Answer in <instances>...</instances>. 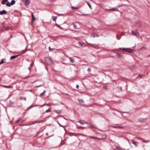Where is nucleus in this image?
I'll return each mask as SVG.
<instances>
[{"mask_svg":"<svg viewBox=\"0 0 150 150\" xmlns=\"http://www.w3.org/2000/svg\"><path fill=\"white\" fill-rule=\"evenodd\" d=\"M105 10H108V11H111V9H105Z\"/></svg>","mask_w":150,"mask_h":150,"instance_id":"obj_29","label":"nucleus"},{"mask_svg":"<svg viewBox=\"0 0 150 150\" xmlns=\"http://www.w3.org/2000/svg\"><path fill=\"white\" fill-rule=\"evenodd\" d=\"M42 122V121H40V122Z\"/></svg>","mask_w":150,"mask_h":150,"instance_id":"obj_35","label":"nucleus"},{"mask_svg":"<svg viewBox=\"0 0 150 150\" xmlns=\"http://www.w3.org/2000/svg\"><path fill=\"white\" fill-rule=\"evenodd\" d=\"M91 36L93 37H98V35L96 34V33H93L91 35Z\"/></svg>","mask_w":150,"mask_h":150,"instance_id":"obj_9","label":"nucleus"},{"mask_svg":"<svg viewBox=\"0 0 150 150\" xmlns=\"http://www.w3.org/2000/svg\"><path fill=\"white\" fill-rule=\"evenodd\" d=\"M18 56V55H14V56H11V57L10 59H15V58L17 57Z\"/></svg>","mask_w":150,"mask_h":150,"instance_id":"obj_7","label":"nucleus"},{"mask_svg":"<svg viewBox=\"0 0 150 150\" xmlns=\"http://www.w3.org/2000/svg\"><path fill=\"white\" fill-rule=\"evenodd\" d=\"M73 25V26H74V28L77 29L78 28V27L76 24H75L74 23Z\"/></svg>","mask_w":150,"mask_h":150,"instance_id":"obj_14","label":"nucleus"},{"mask_svg":"<svg viewBox=\"0 0 150 150\" xmlns=\"http://www.w3.org/2000/svg\"><path fill=\"white\" fill-rule=\"evenodd\" d=\"M118 10L115 9L114 8H112L111 9V11H118Z\"/></svg>","mask_w":150,"mask_h":150,"instance_id":"obj_15","label":"nucleus"},{"mask_svg":"<svg viewBox=\"0 0 150 150\" xmlns=\"http://www.w3.org/2000/svg\"><path fill=\"white\" fill-rule=\"evenodd\" d=\"M45 105V104H44V105H42L41 106V107H42L43 106H44V105Z\"/></svg>","mask_w":150,"mask_h":150,"instance_id":"obj_31","label":"nucleus"},{"mask_svg":"<svg viewBox=\"0 0 150 150\" xmlns=\"http://www.w3.org/2000/svg\"><path fill=\"white\" fill-rule=\"evenodd\" d=\"M69 59L71 62L73 63L74 62V60L72 59L70 57L69 58Z\"/></svg>","mask_w":150,"mask_h":150,"instance_id":"obj_19","label":"nucleus"},{"mask_svg":"<svg viewBox=\"0 0 150 150\" xmlns=\"http://www.w3.org/2000/svg\"><path fill=\"white\" fill-rule=\"evenodd\" d=\"M71 8H72V9H78V8H77V7H73V6H72V7H71Z\"/></svg>","mask_w":150,"mask_h":150,"instance_id":"obj_24","label":"nucleus"},{"mask_svg":"<svg viewBox=\"0 0 150 150\" xmlns=\"http://www.w3.org/2000/svg\"><path fill=\"white\" fill-rule=\"evenodd\" d=\"M1 86L4 87L6 88H11V86H5V85H1Z\"/></svg>","mask_w":150,"mask_h":150,"instance_id":"obj_8","label":"nucleus"},{"mask_svg":"<svg viewBox=\"0 0 150 150\" xmlns=\"http://www.w3.org/2000/svg\"><path fill=\"white\" fill-rule=\"evenodd\" d=\"M56 25L58 27H59L60 28V29H62V28H61V27L59 26V25H58V24H56Z\"/></svg>","mask_w":150,"mask_h":150,"instance_id":"obj_25","label":"nucleus"},{"mask_svg":"<svg viewBox=\"0 0 150 150\" xmlns=\"http://www.w3.org/2000/svg\"><path fill=\"white\" fill-rule=\"evenodd\" d=\"M120 50H124L125 51L127 52H131L133 50H132L130 48H120Z\"/></svg>","mask_w":150,"mask_h":150,"instance_id":"obj_3","label":"nucleus"},{"mask_svg":"<svg viewBox=\"0 0 150 150\" xmlns=\"http://www.w3.org/2000/svg\"><path fill=\"white\" fill-rule=\"evenodd\" d=\"M59 125L60 126H61L62 127V126L59 123Z\"/></svg>","mask_w":150,"mask_h":150,"instance_id":"obj_33","label":"nucleus"},{"mask_svg":"<svg viewBox=\"0 0 150 150\" xmlns=\"http://www.w3.org/2000/svg\"><path fill=\"white\" fill-rule=\"evenodd\" d=\"M132 32L133 34L136 36L139 35V33L137 30H132Z\"/></svg>","mask_w":150,"mask_h":150,"instance_id":"obj_5","label":"nucleus"},{"mask_svg":"<svg viewBox=\"0 0 150 150\" xmlns=\"http://www.w3.org/2000/svg\"><path fill=\"white\" fill-rule=\"evenodd\" d=\"M79 122L82 125H84L85 124L86 125V126H85V127H80L77 126V127L78 128H87V127H88V126L89 124L87 122H84V121L83 120L79 121Z\"/></svg>","mask_w":150,"mask_h":150,"instance_id":"obj_1","label":"nucleus"},{"mask_svg":"<svg viewBox=\"0 0 150 150\" xmlns=\"http://www.w3.org/2000/svg\"><path fill=\"white\" fill-rule=\"evenodd\" d=\"M64 118V119H65V120H67V119H66V118Z\"/></svg>","mask_w":150,"mask_h":150,"instance_id":"obj_34","label":"nucleus"},{"mask_svg":"<svg viewBox=\"0 0 150 150\" xmlns=\"http://www.w3.org/2000/svg\"><path fill=\"white\" fill-rule=\"evenodd\" d=\"M46 91H45H45H44V92H43L42 93H41V94H40V96H42L44 95V93H45V92Z\"/></svg>","mask_w":150,"mask_h":150,"instance_id":"obj_18","label":"nucleus"},{"mask_svg":"<svg viewBox=\"0 0 150 150\" xmlns=\"http://www.w3.org/2000/svg\"><path fill=\"white\" fill-rule=\"evenodd\" d=\"M64 130H65V131H66V129H65V128H64Z\"/></svg>","mask_w":150,"mask_h":150,"instance_id":"obj_37","label":"nucleus"},{"mask_svg":"<svg viewBox=\"0 0 150 150\" xmlns=\"http://www.w3.org/2000/svg\"><path fill=\"white\" fill-rule=\"evenodd\" d=\"M76 87L77 89L79 88V86L78 85H77L76 86Z\"/></svg>","mask_w":150,"mask_h":150,"instance_id":"obj_27","label":"nucleus"},{"mask_svg":"<svg viewBox=\"0 0 150 150\" xmlns=\"http://www.w3.org/2000/svg\"><path fill=\"white\" fill-rule=\"evenodd\" d=\"M45 59L46 62L48 64H50L52 63V60L48 57H46Z\"/></svg>","mask_w":150,"mask_h":150,"instance_id":"obj_2","label":"nucleus"},{"mask_svg":"<svg viewBox=\"0 0 150 150\" xmlns=\"http://www.w3.org/2000/svg\"><path fill=\"white\" fill-rule=\"evenodd\" d=\"M4 61L3 59H2L1 61L0 62V65H1V64H2L4 63Z\"/></svg>","mask_w":150,"mask_h":150,"instance_id":"obj_23","label":"nucleus"},{"mask_svg":"<svg viewBox=\"0 0 150 150\" xmlns=\"http://www.w3.org/2000/svg\"><path fill=\"white\" fill-rule=\"evenodd\" d=\"M51 111V109L50 108L48 110H47L45 112H46L47 113Z\"/></svg>","mask_w":150,"mask_h":150,"instance_id":"obj_22","label":"nucleus"},{"mask_svg":"<svg viewBox=\"0 0 150 150\" xmlns=\"http://www.w3.org/2000/svg\"><path fill=\"white\" fill-rule=\"evenodd\" d=\"M6 5L7 6H11V3L9 2H7L6 3Z\"/></svg>","mask_w":150,"mask_h":150,"instance_id":"obj_13","label":"nucleus"},{"mask_svg":"<svg viewBox=\"0 0 150 150\" xmlns=\"http://www.w3.org/2000/svg\"><path fill=\"white\" fill-rule=\"evenodd\" d=\"M20 121V120H18L16 121V123H18Z\"/></svg>","mask_w":150,"mask_h":150,"instance_id":"obj_26","label":"nucleus"},{"mask_svg":"<svg viewBox=\"0 0 150 150\" xmlns=\"http://www.w3.org/2000/svg\"><path fill=\"white\" fill-rule=\"evenodd\" d=\"M86 14H84L83 15H86Z\"/></svg>","mask_w":150,"mask_h":150,"instance_id":"obj_32","label":"nucleus"},{"mask_svg":"<svg viewBox=\"0 0 150 150\" xmlns=\"http://www.w3.org/2000/svg\"><path fill=\"white\" fill-rule=\"evenodd\" d=\"M32 18H33V20L35 21V18L34 17L33 14V13H32Z\"/></svg>","mask_w":150,"mask_h":150,"instance_id":"obj_16","label":"nucleus"},{"mask_svg":"<svg viewBox=\"0 0 150 150\" xmlns=\"http://www.w3.org/2000/svg\"><path fill=\"white\" fill-rule=\"evenodd\" d=\"M86 2L88 5L89 6V7L91 9V5H90V4L89 2H87V1H86Z\"/></svg>","mask_w":150,"mask_h":150,"instance_id":"obj_17","label":"nucleus"},{"mask_svg":"<svg viewBox=\"0 0 150 150\" xmlns=\"http://www.w3.org/2000/svg\"><path fill=\"white\" fill-rule=\"evenodd\" d=\"M78 43L79 44V46H81L82 47H84V46H85L84 44H83V43H82L80 42H79Z\"/></svg>","mask_w":150,"mask_h":150,"instance_id":"obj_11","label":"nucleus"},{"mask_svg":"<svg viewBox=\"0 0 150 150\" xmlns=\"http://www.w3.org/2000/svg\"><path fill=\"white\" fill-rule=\"evenodd\" d=\"M15 3V1L14 0H12L11 3V5H12L14 4Z\"/></svg>","mask_w":150,"mask_h":150,"instance_id":"obj_12","label":"nucleus"},{"mask_svg":"<svg viewBox=\"0 0 150 150\" xmlns=\"http://www.w3.org/2000/svg\"><path fill=\"white\" fill-rule=\"evenodd\" d=\"M26 6H28L30 4V1L29 0H22Z\"/></svg>","mask_w":150,"mask_h":150,"instance_id":"obj_4","label":"nucleus"},{"mask_svg":"<svg viewBox=\"0 0 150 150\" xmlns=\"http://www.w3.org/2000/svg\"><path fill=\"white\" fill-rule=\"evenodd\" d=\"M57 19V17L55 16H53L52 18V19L54 21H55Z\"/></svg>","mask_w":150,"mask_h":150,"instance_id":"obj_21","label":"nucleus"},{"mask_svg":"<svg viewBox=\"0 0 150 150\" xmlns=\"http://www.w3.org/2000/svg\"><path fill=\"white\" fill-rule=\"evenodd\" d=\"M86 126V125L85 126H83V127H85V126Z\"/></svg>","mask_w":150,"mask_h":150,"instance_id":"obj_36","label":"nucleus"},{"mask_svg":"<svg viewBox=\"0 0 150 150\" xmlns=\"http://www.w3.org/2000/svg\"><path fill=\"white\" fill-rule=\"evenodd\" d=\"M78 100L80 103H83V100L82 99H79Z\"/></svg>","mask_w":150,"mask_h":150,"instance_id":"obj_20","label":"nucleus"},{"mask_svg":"<svg viewBox=\"0 0 150 150\" xmlns=\"http://www.w3.org/2000/svg\"><path fill=\"white\" fill-rule=\"evenodd\" d=\"M6 11L5 10H3V11H1L0 12V14L1 15L4 14H6Z\"/></svg>","mask_w":150,"mask_h":150,"instance_id":"obj_6","label":"nucleus"},{"mask_svg":"<svg viewBox=\"0 0 150 150\" xmlns=\"http://www.w3.org/2000/svg\"><path fill=\"white\" fill-rule=\"evenodd\" d=\"M54 49V48H53V49H51V48H50V47H49V49H50V51L51 50H53V49Z\"/></svg>","mask_w":150,"mask_h":150,"instance_id":"obj_28","label":"nucleus"},{"mask_svg":"<svg viewBox=\"0 0 150 150\" xmlns=\"http://www.w3.org/2000/svg\"><path fill=\"white\" fill-rule=\"evenodd\" d=\"M88 71H90V69L89 68L88 69Z\"/></svg>","mask_w":150,"mask_h":150,"instance_id":"obj_30","label":"nucleus"},{"mask_svg":"<svg viewBox=\"0 0 150 150\" xmlns=\"http://www.w3.org/2000/svg\"><path fill=\"white\" fill-rule=\"evenodd\" d=\"M8 0H4L2 1L1 4H5L6 3V2L8 1Z\"/></svg>","mask_w":150,"mask_h":150,"instance_id":"obj_10","label":"nucleus"}]
</instances>
